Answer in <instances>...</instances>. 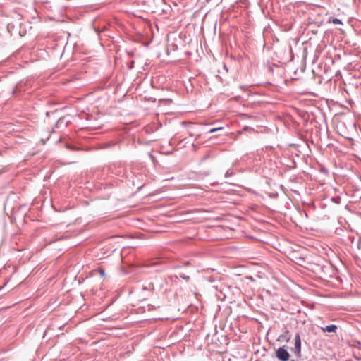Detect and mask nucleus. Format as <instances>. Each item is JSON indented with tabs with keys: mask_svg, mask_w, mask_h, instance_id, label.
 Wrapping results in <instances>:
<instances>
[{
	"mask_svg": "<svg viewBox=\"0 0 361 361\" xmlns=\"http://www.w3.org/2000/svg\"><path fill=\"white\" fill-rule=\"evenodd\" d=\"M276 357L281 361H288L290 358L288 352L284 348H279L276 351Z\"/></svg>",
	"mask_w": 361,
	"mask_h": 361,
	"instance_id": "obj_1",
	"label": "nucleus"
},
{
	"mask_svg": "<svg viewBox=\"0 0 361 361\" xmlns=\"http://www.w3.org/2000/svg\"><path fill=\"white\" fill-rule=\"evenodd\" d=\"M295 353L297 355H300L301 351V340L300 336L299 334H296L295 336V348H294Z\"/></svg>",
	"mask_w": 361,
	"mask_h": 361,
	"instance_id": "obj_2",
	"label": "nucleus"
},
{
	"mask_svg": "<svg viewBox=\"0 0 361 361\" xmlns=\"http://www.w3.org/2000/svg\"><path fill=\"white\" fill-rule=\"evenodd\" d=\"M337 326L332 324L329 326H326V327H322V330L323 332H330L335 333L337 330Z\"/></svg>",
	"mask_w": 361,
	"mask_h": 361,
	"instance_id": "obj_3",
	"label": "nucleus"
},
{
	"mask_svg": "<svg viewBox=\"0 0 361 361\" xmlns=\"http://www.w3.org/2000/svg\"><path fill=\"white\" fill-rule=\"evenodd\" d=\"M331 21L334 24H336V25L342 24V22L341 21V20H339L338 18H334V19H332Z\"/></svg>",
	"mask_w": 361,
	"mask_h": 361,
	"instance_id": "obj_4",
	"label": "nucleus"
},
{
	"mask_svg": "<svg viewBox=\"0 0 361 361\" xmlns=\"http://www.w3.org/2000/svg\"><path fill=\"white\" fill-rule=\"evenodd\" d=\"M221 129H222V128H221V127L216 128H212V129H211V130H209V133H214V132H216V131H217V130H221Z\"/></svg>",
	"mask_w": 361,
	"mask_h": 361,
	"instance_id": "obj_5",
	"label": "nucleus"
},
{
	"mask_svg": "<svg viewBox=\"0 0 361 361\" xmlns=\"http://www.w3.org/2000/svg\"><path fill=\"white\" fill-rule=\"evenodd\" d=\"M99 271L102 276H104L105 274H104V271L103 269H99Z\"/></svg>",
	"mask_w": 361,
	"mask_h": 361,
	"instance_id": "obj_6",
	"label": "nucleus"
}]
</instances>
